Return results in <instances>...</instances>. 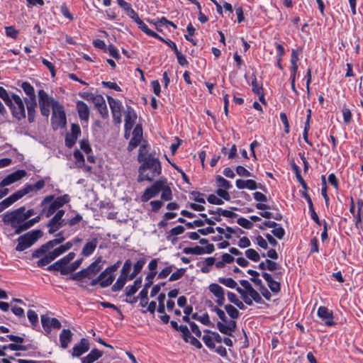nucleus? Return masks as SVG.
I'll use <instances>...</instances> for the list:
<instances>
[{
	"label": "nucleus",
	"instance_id": "f257e3e1",
	"mask_svg": "<svg viewBox=\"0 0 363 363\" xmlns=\"http://www.w3.org/2000/svg\"><path fill=\"white\" fill-rule=\"evenodd\" d=\"M143 148L144 147H140L139 149L138 161L141 165L138 169V182H152L155 177L160 176L162 173L161 163L152 154H143Z\"/></svg>",
	"mask_w": 363,
	"mask_h": 363
},
{
	"label": "nucleus",
	"instance_id": "f03ea898",
	"mask_svg": "<svg viewBox=\"0 0 363 363\" xmlns=\"http://www.w3.org/2000/svg\"><path fill=\"white\" fill-rule=\"evenodd\" d=\"M25 206H21L13 211L6 212L3 215L2 220L4 224L10 225L14 229L16 235L21 234L28 230L25 228L28 221L24 216Z\"/></svg>",
	"mask_w": 363,
	"mask_h": 363
},
{
	"label": "nucleus",
	"instance_id": "7ed1b4c3",
	"mask_svg": "<svg viewBox=\"0 0 363 363\" xmlns=\"http://www.w3.org/2000/svg\"><path fill=\"white\" fill-rule=\"evenodd\" d=\"M55 199L54 195L45 196L41 201L40 206L43 208L41 215H45L47 218L51 216L57 209L62 207L65 203L70 201L69 196L65 194Z\"/></svg>",
	"mask_w": 363,
	"mask_h": 363
},
{
	"label": "nucleus",
	"instance_id": "20e7f679",
	"mask_svg": "<svg viewBox=\"0 0 363 363\" xmlns=\"http://www.w3.org/2000/svg\"><path fill=\"white\" fill-rule=\"evenodd\" d=\"M42 235L43 232L40 230H33L26 233L18 238L16 250L19 252L26 250L32 246Z\"/></svg>",
	"mask_w": 363,
	"mask_h": 363
},
{
	"label": "nucleus",
	"instance_id": "39448f33",
	"mask_svg": "<svg viewBox=\"0 0 363 363\" xmlns=\"http://www.w3.org/2000/svg\"><path fill=\"white\" fill-rule=\"evenodd\" d=\"M51 123L54 130L63 128L67 124L66 114L64 107L59 103H55L53 106Z\"/></svg>",
	"mask_w": 363,
	"mask_h": 363
},
{
	"label": "nucleus",
	"instance_id": "423d86ee",
	"mask_svg": "<svg viewBox=\"0 0 363 363\" xmlns=\"http://www.w3.org/2000/svg\"><path fill=\"white\" fill-rule=\"evenodd\" d=\"M38 103L40 113L43 116L48 117L50 112V107L53 108L55 103L54 99L49 96L43 89H40L38 92Z\"/></svg>",
	"mask_w": 363,
	"mask_h": 363
},
{
	"label": "nucleus",
	"instance_id": "0eeeda50",
	"mask_svg": "<svg viewBox=\"0 0 363 363\" xmlns=\"http://www.w3.org/2000/svg\"><path fill=\"white\" fill-rule=\"evenodd\" d=\"M11 105L8 106L12 113V115L17 120H21L26 118V110L24 102L17 94H12Z\"/></svg>",
	"mask_w": 363,
	"mask_h": 363
},
{
	"label": "nucleus",
	"instance_id": "6e6552de",
	"mask_svg": "<svg viewBox=\"0 0 363 363\" xmlns=\"http://www.w3.org/2000/svg\"><path fill=\"white\" fill-rule=\"evenodd\" d=\"M121 264V262L118 261L114 264L108 267L101 272L97 277L101 281V287L106 288L111 285L115 279L114 272L118 269Z\"/></svg>",
	"mask_w": 363,
	"mask_h": 363
},
{
	"label": "nucleus",
	"instance_id": "1a4fd4ad",
	"mask_svg": "<svg viewBox=\"0 0 363 363\" xmlns=\"http://www.w3.org/2000/svg\"><path fill=\"white\" fill-rule=\"evenodd\" d=\"M236 291L240 295L244 303L248 306H252L253 301L257 303H264L261 295L255 289L250 290V292H246L242 288L237 287Z\"/></svg>",
	"mask_w": 363,
	"mask_h": 363
},
{
	"label": "nucleus",
	"instance_id": "9d476101",
	"mask_svg": "<svg viewBox=\"0 0 363 363\" xmlns=\"http://www.w3.org/2000/svg\"><path fill=\"white\" fill-rule=\"evenodd\" d=\"M162 177L155 182L150 186L147 187L141 196V201L147 202L152 198L155 197L162 189Z\"/></svg>",
	"mask_w": 363,
	"mask_h": 363
},
{
	"label": "nucleus",
	"instance_id": "9b49d317",
	"mask_svg": "<svg viewBox=\"0 0 363 363\" xmlns=\"http://www.w3.org/2000/svg\"><path fill=\"white\" fill-rule=\"evenodd\" d=\"M65 252L63 246L55 248L54 250L49 252L44 257H41L37 262L36 265L38 267H43L49 264L52 261L55 259L57 257Z\"/></svg>",
	"mask_w": 363,
	"mask_h": 363
},
{
	"label": "nucleus",
	"instance_id": "f8f14e48",
	"mask_svg": "<svg viewBox=\"0 0 363 363\" xmlns=\"http://www.w3.org/2000/svg\"><path fill=\"white\" fill-rule=\"evenodd\" d=\"M26 175V172L24 169H18L9 174H8L1 182L0 187L3 188L9 186L16 182L21 180Z\"/></svg>",
	"mask_w": 363,
	"mask_h": 363
},
{
	"label": "nucleus",
	"instance_id": "ddd939ff",
	"mask_svg": "<svg viewBox=\"0 0 363 363\" xmlns=\"http://www.w3.org/2000/svg\"><path fill=\"white\" fill-rule=\"evenodd\" d=\"M318 316L329 327L334 326L336 323L333 320V313L325 306H320L318 309Z\"/></svg>",
	"mask_w": 363,
	"mask_h": 363
},
{
	"label": "nucleus",
	"instance_id": "4468645a",
	"mask_svg": "<svg viewBox=\"0 0 363 363\" xmlns=\"http://www.w3.org/2000/svg\"><path fill=\"white\" fill-rule=\"evenodd\" d=\"M81 134V129L78 124L73 123L71 125V133H67L65 137V145L68 148L72 147Z\"/></svg>",
	"mask_w": 363,
	"mask_h": 363
},
{
	"label": "nucleus",
	"instance_id": "2eb2a0df",
	"mask_svg": "<svg viewBox=\"0 0 363 363\" xmlns=\"http://www.w3.org/2000/svg\"><path fill=\"white\" fill-rule=\"evenodd\" d=\"M45 185V180L40 179L34 184H26L23 189L17 191L16 194L18 198L21 199L22 197H23L25 195L28 194L30 192L38 191L42 189L43 188H44Z\"/></svg>",
	"mask_w": 363,
	"mask_h": 363
},
{
	"label": "nucleus",
	"instance_id": "dca6fc26",
	"mask_svg": "<svg viewBox=\"0 0 363 363\" xmlns=\"http://www.w3.org/2000/svg\"><path fill=\"white\" fill-rule=\"evenodd\" d=\"M217 322L216 327L218 330L223 334L228 336H233V333L235 331L237 325L235 320H228L227 322Z\"/></svg>",
	"mask_w": 363,
	"mask_h": 363
},
{
	"label": "nucleus",
	"instance_id": "f3484780",
	"mask_svg": "<svg viewBox=\"0 0 363 363\" xmlns=\"http://www.w3.org/2000/svg\"><path fill=\"white\" fill-rule=\"evenodd\" d=\"M65 211L64 210H58L55 215L48 221L47 226L49 228L48 233L53 234L59 230L60 222L62 219Z\"/></svg>",
	"mask_w": 363,
	"mask_h": 363
},
{
	"label": "nucleus",
	"instance_id": "a211bd4d",
	"mask_svg": "<svg viewBox=\"0 0 363 363\" xmlns=\"http://www.w3.org/2000/svg\"><path fill=\"white\" fill-rule=\"evenodd\" d=\"M209 291L217 298L216 303L222 306L225 302L224 289L218 284L212 283L208 286Z\"/></svg>",
	"mask_w": 363,
	"mask_h": 363
},
{
	"label": "nucleus",
	"instance_id": "6ab92c4d",
	"mask_svg": "<svg viewBox=\"0 0 363 363\" xmlns=\"http://www.w3.org/2000/svg\"><path fill=\"white\" fill-rule=\"evenodd\" d=\"M41 323L44 330L48 333L50 332L51 328L60 329L62 327L60 322L57 318H50L45 315H41Z\"/></svg>",
	"mask_w": 363,
	"mask_h": 363
},
{
	"label": "nucleus",
	"instance_id": "aec40b11",
	"mask_svg": "<svg viewBox=\"0 0 363 363\" xmlns=\"http://www.w3.org/2000/svg\"><path fill=\"white\" fill-rule=\"evenodd\" d=\"M137 118V116L135 113V111L133 108L128 106L127 108V111L125 113V135L127 134V132H129L132 130L133 125L135 122V120Z\"/></svg>",
	"mask_w": 363,
	"mask_h": 363
},
{
	"label": "nucleus",
	"instance_id": "412c9836",
	"mask_svg": "<svg viewBox=\"0 0 363 363\" xmlns=\"http://www.w3.org/2000/svg\"><path fill=\"white\" fill-rule=\"evenodd\" d=\"M89 350V342L87 339L82 338L80 342L73 347L72 357H80Z\"/></svg>",
	"mask_w": 363,
	"mask_h": 363
},
{
	"label": "nucleus",
	"instance_id": "4be33fe9",
	"mask_svg": "<svg viewBox=\"0 0 363 363\" xmlns=\"http://www.w3.org/2000/svg\"><path fill=\"white\" fill-rule=\"evenodd\" d=\"M101 262L102 258L101 257H99L94 262L90 264L87 268L85 269L89 275V279L95 276L102 269V265L101 264Z\"/></svg>",
	"mask_w": 363,
	"mask_h": 363
},
{
	"label": "nucleus",
	"instance_id": "5701e85b",
	"mask_svg": "<svg viewBox=\"0 0 363 363\" xmlns=\"http://www.w3.org/2000/svg\"><path fill=\"white\" fill-rule=\"evenodd\" d=\"M77 110L79 118L82 121H88L89 118V108L86 103L82 101H77Z\"/></svg>",
	"mask_w": 363,
	"mask_h": 363
},
{
	"label": "nucleus",
	"instance_id": "b1692460",
	"mask_svg": "<svg viewBox=\"0 0 363 363\" xmlns=\"http://www.w3.org/2000/svg\"><path fill=\"white\" fill-rule=\"evenodd\" d=\"M28 111V121L30 123L35 121V108L37 107L36 99L35 100H27L25 99Z\"/></svg>",
	"mask_w": 363,
	"mask_h": 363
},
{
	"label": "nucleus",
	"instance_id": "393cba45",
	"mask_svg": "<svg viewBox=\"0 0 363 363\" xmlns=\"http://www.w3.org/2000/svg\"><path fill=\"white\" fill-rule=\"evenodd\" d=\"M235 184L239 189H248L250 190H255L258 188L257 182L253 179H237Z\"/></svg>",
	"mask_w": 363,
	"mask_h": 363
},
{
	"label": "nucleus",
	"instance_id": "a878e982",
	"mask_svg": "<svg viewBox=\"0 0 363 363\" xmlns=\"http://www.w3.org/2000/svg\"><path fill=\"white\" fill-rule=\"evenodd\" d=\"M98 239L96 238H93L91 240L87 242L82 250V255L84 257H89L96 250L97 245H98Z\"/></svg>",
	"mask_w": 363,
	"mask_h": 363
},
{
	"label": "nucleus",
	"instance_id": "bb28decb",
	"mask_svg": "<svg viewBox=\"0 0 363 363\" xmlns=\"http://www.w3.org/2000/svg\"><path fill=\"white\" fill-rule=\"evenodd\" d=\"M72 333L69 329H63L60 335L61 347L66 349L72 339Z\"/></svg>",
	"mask_w": 363,
	"mask_h": 363
},
{
	"label": "nucleus",
	"instance_id": "cd10ccee",
	"mask_svg": "<svg viewBox=\"0 0 363 363\" xmlns=\"http://www.w3.org/2000/svg\"><path fill=\"white\" fill-rule=\"evenodd\" d=\"M95 106L97 107V109L99 113L101 115L103 118H106L108 116V109L106 104V102L103 97L97 96L94 99Z\"/></svg>",
	"mask_w": 363,
	"mask_h": 363
},
{
	"label": "nucleus",
	"instance_id": "c85d7f7f",
	"mask_svg": "<svg viewBox=\"0 0 363 363\" xmlns=\"http://www.w3.org/2000/svg\"><path fill=\"white\" fill-rule=\"evenodd\" d=\"M103 355V352L97 349H93L89 354L82 359V363H93Z\"/></svg>",
	"mask_w": 363,
	"mask_h": 363
},
{
	"label": "nucleus",
	"instance_id": "c756f323",
	"mask_svg": "<svg viewBox=\"0 0 363 363\" xmlns=\"http://www.w3.org/2000/svg\"><path fill=\"white\" fill-rule=\"evenodd\" d=\"M162 189H161V199L163 201H170L172 199V192L171 188L167 185V179L162 177Z\"/></svg>",
	"mask_w": 363,
	"mask_h": 363
},
{
	"label": "nucleus",
	"instance_id": "7c9ffc66",
	"mask_svg": "<svg viewBox=\"0 0 363 363\" xmlns=\"http://www.w3.org/2000/svg\"><path fill=\"white\" fill-rule=\"evenodd\" d=\"M138 26V28L143 31L145 33H146L147 35L153 37L155 38H157L160 40H163V38L159 35L155 31L150 30L147 26L141 20L138 21L136 23Z\"/></svg>",
	"mask_w": 363,
	"mask_h": 363
},
{
	"label": "nucleus",
	"instance_id": "2f4dec72",
	"mask_svg": "<svg viewBox=\"0 0 363 363\" xmlns=\"http://www.w3.org/2000/svg\"><path fill=\"white\" fill-rule=\"evenodd\" d=\"M141 285H142V278L139 277L134 281V283L133 285H130L126 287L125 296L127 297H130V296H133L138 291V290L141 287Z\"/></svg>",
	"mask_w": 363,
	"mask_h": 363
},
{
	"label": "nucleus",
	"instance_id": "473e14b6",
	"mask_svg": "<svg viewBox=\"0 0 363 363\" xmlns=\"http://www.w3.org/2000/svg\"><path fill=\"white\" fill-rule=\"evenodd\" d=\"M19 199H20L18 198L16 192H15L3 200L1 202H0V213Z\"/></svg>",
	"mask_w": 363,
	"mask_h": 363
},
{
	"label": "nucleus",
	"instance_id": "72a5a7b5",
	"mask_svg": "<svg viewBox=\"0 0 363 363\" xmlns=\"http://www.w3.org/2000/svg\"><path fill=\"white\" fill-rule=\"evenodd\" d=\"M258 267L262 270L267 269L274 272L278 269V264L270 259H266L265 262H260Z\"/></svg>",
	"mask_w": 363,
	"mask_h": 363
},
{
	"label": "nucleus",
	"instance_id": "f704fd0d",
	"mask_svg": "<svg viewBox=\"0 0 363 363\" xmlns=\"http://www.w3.org/2000/svg\"><path fill=\"white\" fill-rule=\"evenodd\" d=\"M83 261V259H79L74 262H72L71 264L68 265L66 269H63L61 270V274L62 275H66L70 273H72L76 269H77L79 266L82 264Z\"/></svg>",
	"mask_w": 363,
	"mask_h": 363
},
{
	"label": "nucleus",
	"instance_id": "c9c22d12",
	"mask_svg": "<svg viewBox=\"0 0 363 363\" xmlns=\"http://www.w3.org/2000/svg\"><path fill=\"white\" fill-rule=\"evenodd\" d=\"M59 236H61V239H54L43 244L48 252L57 245L62 243L65 240V238L63 236V231H60L56 235V237Z\"/></svg>",
	"mask_w": 363,
	"mask_h": 363
},
{
	"label": "nucleus",
	"instance_id": "e433bc0d",
	"mask_svg": "<svg viewBox=\"0 0 363 363\" xmlns=\"http://www.w3.org/2000/svg\"><path fill=\"white\" fill-rule=\"evenodd\" d=\"M21 88L24 91V92L28 96L29 99L28 100H35L36 99V96L35 94L34 88L29 82H24L21 84Z\"/></svg>",
	"mask_w": 363,
	"mask_h": 363
},
{
	"label": "nucleus",
	"instance_id": "4c0bfd02",
	"mask_svg": "<svg viewBox=\"0 0 363 363\" xmlns=\"http://www.w3.org/2000/svg\"><path fill=\"white\" fill-rule=\"evenodd\" d=\"M107 99L113 115H115V113H118V112H121V104L118 100L114 99L111 96H107Z\"/></svg>",
	"mask_w": 363,
	"mask_h": 363
},
{
	"label": "nucleus",
	"instance_id": "58836bf2",
	"mask_svg": "<svg viewBox=\"0 0 363 363\" xmlns=\"http://www.w3.org/2000/svg\"><path fill=\"white\" fill-rule=\"evenodd\" d=\"M353 221L357 229L363 232V212L362 210H357V213L353 215Z\"/></svg>",
	"mask_w": 363,
	"mask_h": 363
},
{
	"label": "nucleus",
	"instance_id": "ea45409f",
	"mask_svg": "<svg viewBox=\"0 0 363 363\" xmlns=\"http://www.w3.org/2000/svg\"><path fill=\"white\" fill-rule=\"evenodd\" d=\"M127 280V277L120 275L115 284L111 286L112 291L116 292L121 291L125 286Z\"/></svg>",
	"mask_w": 363,
	"mask_h": 363
},
{
	"label": "nucleus",
	"instance_id": "a19ab883",
	"mask_svg": "<svg viewBox=\"0 0 363 363\" xmlns=\"http://www.w3.org/2000/svg\"><path fill=\"white\" fill-rule=\"evenodd\" d=\"M191 317L194 320L200 321L204 325H213L211 321L210 320L209 315L207 313H204L202 316H200L197 313H195L192 314Z\"/></svg>",
	"mask_w": 363,
	"mask_h": 363
},
{
	"label": "nucleus",
	"instance_id": "79ce46f5",
	"mask_svg": "<svg viewBox=\"0 0 363 363\" xmlns=\"http://www.w3.org/2000/svg\"><path fill=\"white\" fill-rule=\"evenodd\" d=\"M228 298L229 301L233 304H235L240 309L243 310L245 308V306L242 301H241L237 296L233 292H228L227 294Z\"/></svg>",
	"mask_w": 363,
	"mask_h": 363
},
{
	"label": "nucleus",
	"instance_id": "37998d69",
	"mask_svg": "<svg viewBox=\"0 0 363 363\" xmlns=\"http://www.w3.org/2000/svg\"><path fill=\"white\" fill-rule=\"evenodd\" d=\"M148 290L143 289L138 294V299H140V306L143 308L145 307L148 304Z\"/></svg>",
	"mask_w": 363,
	"mask_h": 363
},
{
	"label": "nucleus",
	"instance_id": "c03bdc74",
	"mask_svg": "<svg viewBox=\"0 0 363 363\" xmlns=\"http://www.w3.org/2000/svg\"><path fill=\"white\" fill-rule=\"evenodd\" d=\"M157 259H153L150 261L148 264V269L150 272L147 274V278L154 279L155 275L157 274Z\"/></svg>",
	"mask_w": 363,
	"mask_h": 363
},
{
	"label": "nucleus",
	"instance_id": "a18cd8bd",
	"mask_svg": "<svg viewBox=\"0 0 363 363\" xmlns=\"http://www.w3.org/2000/svg\"><path fill=\"white\" fill-rule=\"evenodd\" d=\"M218 282L225 285L227 287L231 288V289H235L237 286V282L232 278H225V277H219L218 278Z\"/></svg>",
	"mask_w": 363,
	"mask_h": 363
},
{
	"label": "nucleus",
	"instance_id": "49530a36",
	"mask_svg": "<svg viewBox=\"0 0 363 363\" xmlns=\"http://www.w3.org/2000/svg\"><path fill=\"white\" fill-rule=\"evenodd\" d=\"M84 278L89 279V275L86 273V271L85 270V269H83L72 274L69 278H67V279L79 281H82Z\"/></svg>",
	"mask_w": 363,
	"mask_h": 363
},
{
	"label": "nucleus",
	"instance_id": "de8ad7c7",
	"mask_svg": "<svg viewBox=\"0 0 363 363\" xmlns=\"http://www.w3.org/2000/svg\"><path fill=\"white\" fill-rule=\"evenodd\" d=\"M224 308L226 311L228 315L233 319L238 318L240 313L238 310L230 304L224 306Z\"/></svg>",
	"mask_w": 363,
	"mask_h": 363
},
{
	"label": "nucleus",
	"instance_id": "09e8293b",
	"mask_svg": "<svg viewBox=\"0 0 363 363\" xmlns=\"http://www.w3.org/2000/svg\"><path fill=\"white\" fill-rule=\"evenodd\" d=\"M73 155L76 160V165L77 167L81 168L82 166H84V157L78 149H76L74 151Z\"/></svg>",
	"mask_w": 363,
	"mask_h": 363
},
{
	"label": "nucleus",
	"instance_id": "8fccbe9b",
	"mask_svg": "<svg viewBox=\"0 0 363 363\" xmlns=\"http://www.w3.org/2000/svg\"><path fill=\"white\" fill-rule=\"evenodd\" d=\"M0 98L4 101L6 106L11 105L12 96L3 86H0Z\"/></svg>",
	"mask_w": 363,
	"mask_h": 363
},
{
	"label": "nucleus",
	"instance_id": "3c124183",
	"mask_svg": "<svg viewBox=\"0 0 363 363\" xmlns=\"http://www.w3.org/2000/svg\"><path fill=\"white\" fill-rule=\"evenodd\" d=\"M216 183L219 187H221V189H230L232 187L230 182L220 175L216 177Z\"/></svg>",
	"mask_w": 363,
	"mask_h": 363
},
{
	"label": "nucleus",
	"instance_id": "603ef678",
	"mask_svg": "<svg viewBox=\"0 0 363 363\" xmlns=\"http://www.w3.org/2000/svg\"><path fill=\"white\" fill-rule=\"evenodd\" d=\"M165 298H166V295L164 293L160 294L157 297V301L159 303L157 312L159 313L164 314L165 313V306H164Z\"/></svg>",
	"mask_w": 363,
	"mask_h": 363
},
{
	"label": "nucleus",
	"instance_id": "864d4df0",
	"mask_svg": "<svg viewBox=\"0 0 363 363\" xmlns=\"http://www.w3.org/2000/svg\"><path fill=\"white\" fill-rule=\"evenodd\" d=\"M246 257L254 262H258L260 259L259 253L254 249H248L245 251Z\"/></svg>",
	"mask_w": 363,
	"mask_h": 363
},
{
	"label": "nucleus",
	"instance_id": "5fc2aeb1",
	"mask_svg": "<svg viewBox=\"0 0 363 363\" xmlns=\"http://www.w3.org/2000/svg\"><path fill=\"white\" fill-rule=\"evenodd\" d=\"M237 223L242 228L250 230L253 228V223L245 218L240 217L237 220Z\"/></svg>",
	"mask_w": 363,
	"mask_h": 363
},
{
	"label": "nucleus",
	"instance_id": "6e6d98bb",
	"mask_svg": "<svg viewBox=\"0 0 363 363\" xmlns=\"http://www.w3.org/2000/svg\"><path fill=\"white\" fill-rule=\"evenodd\" d=\"M185 272H186V269H184V268H181V269H177L176 272H173L170 275V277L169 278V281H177V280L181 279L184 276Z\"/></svg>",
	"mask_w": 363,
	"mask_h": 363
},
{
	"label": "nucleus",
	"instance_id": "4d7b16f0",
	"mask_svg": "<svg viewBox=\"0 0 363 363\" xmlns=\"http://www.w3.org/2000/svg\"><path fill=\"white\" fill-rule=\"evenodd\" d=\"M48 252L47 250L45 249V247L42 245L39 248L35 250L32 253V257L33 258H40L42 256H45Z\"/></svg>",
	"mask_w": 363,
	"mask_h": 363
},
{
	"label": "nucleus",
	"instance_id": "13d9d810",
	"mask_svg": "<svg viewBox=\"0 0 363 363\" xmlns=\"http://www.w3.org/2000/svg\"><path fill=\"white\" fill-rule=\"evenodd\" d=\"M251 85L252 87V90L255 94H259L261 92L263 91L262 86L259 85L257 83V77L255 75L253 76V79L252 81Z\"/></svg>",
	"mask_w": 363,
	"mask_h": 363
},
{
	"label": "nucleus",
	"instance_id": "bf43d9fd",
	"mask_svg": "<svg viewBox=\"0 0 363 363\" xmlns=\"http://www.w3.org/2000/svg\"><path fill=\"white\" fill-rule=\"evenodd\" d=\"M27 316L30 323L35 326L38 323V318L37 313L33 310H28L27 312Z\"/></svg>",
	"mask_w": 363,
	"mask_h": 363
},
{
	"label": "nucleus",
	"instance_id": "052dcab7",
	"mask_svg": "<svg viewBox=\"0 0 363 363\" xmlns=\"http://www.w3.org/2000/svg\"><path fill=\"white\" fill-rule=\"evenodd\" d=\"M132 263L130 259L125 260L123 264V266L121 269V275L124 276L128 278V274H129L131 269Z\"/></svg>",
	"mask_w": 363,
	"mask_h": 363
},
{
	"label": "nucleus",
	"instance_id": "680f3d73",
	"mask_svg": "<svg viewBox=\"0 0 363 363\" xmlns=\"http://www.w3.org/2000/svg\"><path fill=\"white\" fill-rule=\"evenodd\" d=\"M80 148L87 155L91 152V147L88 140L82 139L80 143Z\"/></svg>",
	"mask_w": 363,
	"mask_h": 363
},
{
	"label": "nucleus",
	"instance_id": "e2e57ef3",
	"mask_svg": "<svg viewBox=\"0 0 363 363\" xmlns=\"http://www.w3.org/2000/svg\"><path fill=\"white\" fill-rule=\"evenodd\" d=\"M202 340H203V342L205 343V345L208 348H210V349H215L216 348V345L214 344L213 339L212 336H210V335H204L202 337Z\"/></svg>",
	"mask_w": 363,
	"mask_h": 363
},
{
	"label": "nucleus",
	"instance_id": "0e129e2a",
	"mask_svg": "<svg viewBox=\"0 0 363 363\" xmlns=\"http://www.w3.org/2000/svg\"><path fill=\"white\" fill-rule=\"evenodd\" d=\"M6 34L7 36L16 39L18 35V31L16 30L13 26L5 27Z\"/></svg>",
	"mask_w": 363,
	"mask_h": 363
},
{
	"label": "nucleus",
	"instance_id": "69168bd1",
	"mask_svg": "<svg viewBox=\"0 0 363 363\" xmlns=\"http://www.w3.org/2000/svg\"><path fill=\"white\" fill-rule=\"evenodd\" d=\"M174 268L173 265H169L164 268L157 275L158 279H164L172 272Z\"/></svg>",
	"mask_w": 363,
	"mask_h": 363
},
{
	"label": "nucleus",
	"instance_id": "338daca9",
	"mask_svg": "<svg viewBox=\"0 0 363 363\" xmlns=\"http://www.w3.org/2000/svg\"><path fill=\"white\" fill-rule=\"evenodd\" d=\"M227 190L228 189L219 188L216 190V194L219 197L221 198V199H223L224 200L228 201L231 198Z\"/></svg>",
	"mask_w": 363,
	"mask_h": 363
},
{
	"label": "nucleus",
	"instance_id": "774afa93",
	"mask_svg": "<svg viewBox=\"0 0 363 363\" xmlns=\"http://www.w3.org/2000/svg\"><path fill=\"white\" fill-rule=\"evenodd\" d=\"M272 230L273 235L277 237L278 239H282L285 235V230L282 227H275Z\"/></svg>",
	"mask_w": 363,
	"mask_h": 363
}]
</instances>
